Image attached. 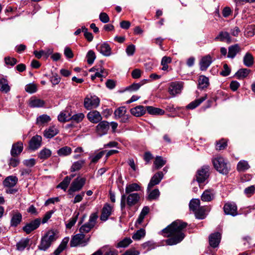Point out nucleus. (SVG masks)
<instances>
[{"mask_svg": "<svg viewBox=\"0 0 255 255\" xmlns=\"http://www.w3.org/2000/svg\"><path fill=\"white\" fill-rule=\"evenodd\" d=\"M187 226V223L177 220L163 229L162 235L170 237L165 241L166 244L172 246L180 243L185 237L184 229Z\"/></svg>", "mask_w": 255, "mask_h": 255, "instance_id": "f257e3e1", "label": "nucleus"}, {"mask_svg": "<svg viewBox=\"0 0 255 255\" xmlns=\"http://www.w3.org/2000/svg\"><path fill=\"white\" fill-rule=\"evenodd\" d=\"M139 199V195L137 193L122 194L120 203L121 211L125 212L126 207L130 210L132 207L137 204Z\"/></svg>", "mask_w": 255, "mask_h": 255, "instance_id": "f03ea898", "label": "nucleus"}, {"mask_svg": "<svg viewBox=\"0 0 255 255\" xmlns=\"http://www.w3.org/2000/svg\"><path fill=\"white\" fill-rule=\"evenodd\" d=\"M212 163L216 170L222 174L226 175L230 170V164L222 156H217L213 158Z\"/></svg>", "mask_w": 255, "mask_h": 255, "instance_id": "7ed1b4c3", "label": "nucleus"}, {"mask_svg": "<svg viewBox=\"0 0 255 255\" xmlns=\"http://www.w3.org/2000/svg\"><path fill=\"white\" fill-rule=\"evenodd\" d=\"M209 166L208 165H204L197 170L195 178L200 187L203 188V184H204L208 179L209 176Z\"/></svg>", "mask_w": 255, "mask_h": 255, "instance_id": "20e7f679", "label": "nucleus"}, {"mask_svg": "<svg viewBox=\"0 0 255 255\" xmlns=\"http://www.w3.org/2000/svg\"><path fill=\"white\" fill-rule=\"evenodd\" d=\"M98 218L97 212L92 213L90 217L88 222L84 224L79 229L81 234H85L89 233L92 228L96 225Z\"/></svg>", "mask_w": 255, "mask_h": 255, "instance_id": "39448f33", "label": "nucleus"}, {"mask_svg": "<svg viewBox=\"0 0 255 255\" xmlns=\"http://www.w3.org/2000/svg\"><path fill=\"white\" fill-rule=\"evenodd\" d=\"M86 179L78 177L72 182L68 193L69 195L73 196L75 192L79 191L82 189L85 184Z\"/></svg>", "mask_w": 255, "mask_h": 255, "instance_id": "423d86ee", "label": "nucleus"}, {"mask_svg": "<svg viewBox=\"0 0 255 255\" xmlns=\"http://www.w3.org/2000/svg\"><path fill=\"white\" fill-rule=\"evenodd\" d=\"M89 239L90 237L86 238L85 234H77L72 237L70 243V246L71 247H77L78 246L84 247L87 245Z\"/></svg>", "mask_w": 255, "mask_h": 255, "instance_id": "0eeeda50", "label": "nucleus"}, {"mask_svg": "<svg viewBox=\"0 0 255 255\" xmlns=\"http://www.w3.org/2000/svg\"><path fill=\"white\" fill-rule=\"evenodd\" d=\"M100 104V99L96 97H91L90 98H86L84 100V105L87 110H91L93 108L98 107Z\"/></svg>", "mask_w": 255, "mask_h": 255, "instance_id": "6e6552de", "label": "nucleus"}, {"mask_svg": "<svg viewBox=\"0 0 255 255\" xmlns=\"http://www.w3.org/2000/svg\"><path fill=\"white\" fill-rule=\"evenodd\" d=\"M10 216L11 217L10 222L11 227H17L22 221V215L17 210H12L10 213Z\"/></svg>", "mask_w": 255, "mask_h": 255, "instance_id": "1a4fd4ad", "label": "nucleus"}, {"mask_svg": "<svg viewBox=\"0 0 255 255\" xmlns=\"http://www.w3.org/2000/svg\"><path fill=\"white\" fill-rule=\"evenodd\" d=\"M41 223V219L37 218L24 226L22 229L27 234L39 227Z\"/></svg>", "mask_w": 255, "mask_h": 255, "instance_id": "9d476101", "label": "nucleus"}, {"mask_svg": "<svg viewBox=\"0 0 255 255\" xmlns=\"http://www.w3.org/2000/svg\"><path fill=\"white\" fill-rule=\"evenodd\" d=\"M110 128L109 122L106 121H101L96 126V132L100 136L107 133Z\"/></svg>", "mask_w": 255, "mask_h": 255, "instance_id": "9b49d317", "label": "nucleus"}, {"mask_svg": "<svg viewBox=\"0 0 255 255\" xmlns=\"http://www.w3.org/2000/svg\"><path fill=\"white\" fill-rule=\"evenodd\" d=\"M89 121L93 124H97L102 120V117L99 112L96 110L90 111L87 115Z\"/></svg>", "mask_w": 255, "mask_h": 255, "instance_id": "f8f14e48", "label": "nucleus"}, {"mask_svg": "<svg viewBox=\"0 0 255 255\" xmlns=\"http://www.w3.org/2000/svg\"><path fill=\"white\" fill-rule=\"evenodd\" d=\"M42 137L38 135L33 136L29 142V148L32 150L37 149L41 145Z\"/></svg>", "mask_w": 255, "mask_h": 255, "instance_id": "ddd939ff", "label": "nucleus"}, {"mask_svg": "<svg viewBox=\"0 0 255 255\" xmlns=\"http://www.w3.org/2000/svg\"><path fill=\"white\" fill-rule=\"evenodd\" d=\"M213 62V58L209 54L203 56L199 62L201 71H206Z\"/></svg>", "mask_w": 255, "mask_h": 255, "instance_id": "4468645a", "label": "nucleus"}, {"mask_svg": "<svg viewBox=\"0 0 255 255\" xmlns=\"http://www.w3.org/2000/svg\"><path fill=\"white\" fill-rule=\"evenodd\" d=\"M163 177V173L159 171L155 173L151 178L147 186V190H149L154 185L158 184Z\"/></svg>", "mask_w": 255, "mask_h": 255, "instance_id": "2eb2a0df", "label": "nucleus"}, {"mask_svg": "<svg viewBox=\"0 0 255 255\" xmlns=\"http://www.w3.org/2000/svg\"><path fill=\"white\" fill-rule=\"evenodd\" d=\"M224 211L226 214L235 216L237 215V207L234 203H226L224 206Z\"/></svg>", "mask_w": 255, "mask_h": 255, "instance_id": "dca6fc26", "label": "nucleus"}, {"mask_svg": "<svg viewBox=\"0 0 255 255\" xmlns=\"http://www.w3.org/2000/svg\"><path fill=\"white\" fill-rule=\"evenodd\" d=\"M23 149V143L21 141H17L12 145L10 155L11 156H18L22 152Z\"/></svg>", "mask_w": 255, "mask_h": 255, "instance_id": "f3484780", "label": "nucleus"}, {"mask_svg": "<svg viewBox=\"0 0 255 255\" xmlns=\"http://www.w3.org/2000/svg\"><path fill=\"white\" fill-rule=\"evenodd\" d=\"M96 48L101 54L105 56H109L111 54V48L109 44L106 42L97 45Z\"/></svg>", "mask_w": 255, "mask_h": 255, "instance_id": "a211bd4d", "label": "nucleus"}, {"mask_svg": "<svg viewBox=\"0 0 255 255\" xmlns=\"http://www.w3.org/2000/svg\"><path fill=\"white\" fill-rule=\"evenodd\" d=\"M182 89L181 84L178 82H172L169 85L168 92L170 95L175 96L181 92Z\"/></svg>", "mask_w": 255, "mask_h": 255, "instance_id": "6ab92c4d", "label": "nucleus"}, {"mask_svg": "<svg viewBox=\"0 0 255 255\" xmlns=\"http://www.w3.org/2000/svg\"><path fill=\"white\" fill-rule=\"evenodd\" d=\"M45 104L44 101L35 97H32L28 101V106L31 108H41L44 107Z\"/></svg>", "mask_w": 255, "mask_h": 255, "instance_id": "aec40b11", "label": "nucleus"}, {"mask_svg": "<svg viewBox=\"0 0 255 255\" xmlns=\"http://www.w3.org/2000/svg\"><path fill=\"white\" fill-rule=\"evenodd\" d=\"M221 234L219 232L212 234L209 237L210 245L213 248L217 247L220 242Z\"/></svg>", "mask_w": 255, "mask_h": 255, "instance_id": "412c9836", "label": "nucleus"}, {"mask_svg": "<svg viewBox=\"0 0 255 255\" xmlns=\"http://www.w3.org/2000/svg\"><path fill=\"white\" fill-rule=\"evenodd\" d=\"M145 109L143 106H137L130 109V113L134 116L136 117H141L144 115L146 112Z\"/></svg>", "mask_w": 255, "mask_h": 255, "instance_id": "4be33fe9", "label": "nucleus"}, {"mask_svg": "<svg viewBox=\"0 0 255 255\" xmlns=\"http://www.w3.org/2000/svg\"><path fill=\"white\" fill-rule=\"evenodd\" d=\"M18 179L14 176H9L3 181V184L5 187H12L17 183Z\"/></svg>", "mask_w": 255, "mask_h": 255, "instance_id": "5701e85b", "label": "nucleus"}, {"mask_svg": "<svg viewBox=\"0 0 255 255\" xmlns=\"http://www.w3.org/2000/svg\"><path fill=\"white\" fill-rule=\"evenodd\" d=\"M241 51V48L239 44H236L230 46L228 48V57L234 58L237 54Z\"/></svg>", "mask_w": 255, "mask_h": 255, "instance_id": "b1692460", "label": "nucleus"}, {"mask_svg": "<svg viewBox=\"0 0 255 255\" xmlns=\"http://www.w3.org/2000/svg\"><path fill=\"white\" fill-rule=\"evenodd\" d=\"M59 132L55 126H51L46 129L44 132V136L47 138H51Z\"/></svg>", "mask_w": 255, "mask_h": 255, "instance_id": "393cba45", "label": "nucleus"}, {"mask_svg": "<svg viewBox=\"0 0 255 255\" xmlns=\"http://www.w3.org/2000/svg\"><path fill=\"white\" fill-rule=\"evenodd\" d=\"M111 207L109 205H105L102 209L100 219L103 221H106L107 220L111 214Z\"/></svg>", "mask_w": 255, "mask_h": 255, "instance_id": "a878e982", "label": "nucleus"}, {"mask_svg": "<svg viewBox=\"0 0 255 255\" xmlns=\"http://www.w3.org/2000/svg\"><path fill=\"white\" fill-rule=\"evenodd\" d=\"M215 40L220 41H226L228 43H230L231 42V38L230 34L228 32L221 31L215 38Z\"/></svg>", "mask_w": 255, "mask_h": 255, "instance_id": "bb28decb", "label": "nucleus"}, {"mask_svg": "<svg viewBox=\"0 0 255 255\" xmlns=\"http://www.w3.org/2000/svg\"><path fill=\"white\" fill-rule=\"evenodd\" d=\"M141 190V187L137 183H132L127 185L125 189V194L132 193L134 191H138Z\"/></svg>", "mask_w": 255, "mask_h": 255, "instance_id": "cd10ccee", "label": "nucleus"}, {"mask_svg": "<svg viewBox=\"0 0 255 255\" xmlns=\"http://www.w3.org/2000/svg\"><path fill=\"white\" fill-rule=\"evenodd\" d=\"M207 98V94H205L204 96L201 97L200 98L191 102L187 105V108L188 109L193 110L199 106L202 102L206 100Z\"/></svg>", "mask_w": 255, "mask_h": 255, "instance_id": "c85d7f7f", "label": "nucleus"}, {"mask_svg": "<svg viewBox=\"0 0 255 255\" xmlns=\"http://www.w3.org/2000/svg\"><path fill=\"white\" fill-rule=\"evenodd\" d=\"M146 111L148 114L152 115H163L164 114L165 112L163 110L155 108L152 106H146Z\"/></svg>", "mask_w": 255, "mask_h": 255, "instance_id": "c756f323", "label": "nucleus"}, {"mask_svg": "<svg viewBox=\"0 0 255 255\" xmlns=\"http://www.w3.org/2000/svg\"><path fill=\"white\" fill-rule=\"evenodd\" d=\"M44 236L52 243L58 238V232L55 230H49L46 232Z\"/></svg>", "mask_w": 255, "mask_h": 255, "instance_id": "7c9ffc66", "label": "nucleus"}, {"mask_svg": "<svg viewBox=\"0 0 255 255\" xmlns=\"http://www.w3.org/2000/svg\"><path fill=\"white\" fill-rule=\"evenodd\" d=\"M209 85V79L204 76L201 75L199 77L198 80V88L201 89H204L207 88Z\"/></svg>", "mask_w": 255, "mask_h": 255, "instance_id": "2f4dec72", "label": "nucleus"}, {"mask_svg": "<svg viewBox=\"0 0 255 255\" xmlns=\"http://www.w3.org/2000/svg\"><path fill=\"white\" fill-rule=\"evenodd\" d=\"M51 244L52 243L43 236L42 237L40 244L38 247L39 250L45 251L50 247Z\"/></svg>", "mask_w": 255, "mask_h": 255, "instance_id": "473e14b6", "label": "nucleus"}, {"mask_svg": "<svg viewBox=\"0 0 255 255\" xmlns=\"http://www.w3.org/2000/svg\"><path fill=\"white\" fill-rule=\"evenodd\" d=\"M29 239L28 238L21 239L16 244V249L18 251H22L29 246Z\"/></svg>", "mask_w": 255, "mask_h": 255, "instance_id": "72a5a7b5", "label": "nucleus"}, {"mask_svg": "<svg viewBox=\"0 0 255 255\" xmlns=\"http://www.w3.org/2000/svg\"><path fill=\"white\" fill-rule=\"evenodd\" d=\"M207 208L205 206L200 207L195 212L196 217L199 219H203L206 217Z\"/></svg>", "mask_w": 255, "mask_h": 255, "instance_id": "f704fd0d", "label": "nucleus"}, {"mask_svg": "<svg viewBox=\"0 0 255 255\" xmlns=\"http://www.w3.org/2000/svg\"><path fill=\"white\" fill-rule=\"evenodd\" d=\"M251 70L247 68H243L239 70L235 74V76L239 79H244L247 77Z\"/></svg>", "mask_w": 255, "mask_h": 255, "instance_id": "c9c22d12", "label": "nucleus"}, {"mask_svg": "<svg viewBox=\"0 0 255 255\" xmlns=\"http://www.w3.org/2000/svg\"><path fill=\"white\" fill-rule=\"evenodd\" d=\"M71 153V148L67 146L61 147L57 150V154L60 156H68Z\"/></svg>", "mask_w": 255, "mask_h": 255, "instance_id": "e433bc0d", "label": "nucleus"}, {"mask_svg": "<svg viewBox=\"0 0 255 255\" xmlns=\"http://www.w3.org/2000/svg\"><path fill=\"white\" fill-rule=\"evenodd\" d=\"M51 151L46 148L42 149L38 154V157L42 160H45L51 155Z\"/></svg>", "mask_w": 255, "mask_h": 255, "instance_id": "4c0bfd02", "label": "nucleus"}, {"mask_svg": "<svg viewBox=\"0 0 255 255\" xmlns=\"http://www.w3.org/2000/svg\"><path fill=\"white\" fill-rule=\"evenodd\" d=\"M244 64L247 67H251L254 64V57L250 53H247L244 57Z\"/></svg>", "mask_w": 255, "mask_h": 255, "instance_id": "58836bf2", "label": "nucleus"}, {"mask_svg": "<svg viewBox=\"0 0 255 255\" xmlns=\"http://www.w3.org/2000/svg\"><path fill=\"white\" fill-rule=\"evenodd\" d=\"M51 121L50 117L47 115H42L37 118L36 124L38 125H42Z\"/></svg>", "mask_w": 255, "mask_h": 255, "instance_id": "ea45409f", "label": "nucleus"}, {"mask_svg": "<svg viewBox=\"0 0 255 255\" xmlns=\"http://www.w3.org/2000/svg\"><path fill=\"white\" fill-rule=\"evenodd\" d=\"M85 162L84 160H80L74 162L71 166L70 171L71 172H75L79 170L83 167Z\"/></svg>", "mask_w": 255, "mask_h": 255, "instance_id": "a19ab883", "label": "nucleus"}, {"mask_svg": "<svg viewBox=\"0 0 255 255\" xmlns=\"http://www.w3.org/2000/svg\"><path fill=\"white\" fill-rule=\"evenodd\" d=\"M166 163L161 156H156L154 161V165L156 169H158L163 166Z\"/></svg>", "mask_w": 255, "mask_h": 255, "instance_id": "79ce46f5", "label": "nucleus"}, {"mask_svg": "<svg viewBox=\"0 0 255 255\" xmlns=\"http://www.w3.org/2000/svg\"><path fill=\"white\" fill-rule=\"evenodd\" d=\"M250 167L248 161L246 160H241L238 162L237 168L239 171L243 172L248 170Z\"/></svg>", "mask_w": 255, "mask_h": 255, "instance_id": "37998d69", "label": "nucleus"}, {"mask_svg": "<svg viewBox=\"0 0 255 255\" xmlns=\"http://www.w3.org/2000/svg\"><path fill=\"white\" fill-rule=\"evenodd\" d=\"M71 115L67 112L61 113L58 116V120L59 122L65 123L71 120Z\"/></svg>", "mask_w": 255, "mask_h": 255, "instance_id": "c03bdc74", "label": "nucleus"}, {"mask_svg": "<svg viewBox=\"0 0 255 255\" xmlns=\"http://www.w3.org/2000/svg\"><path fill=\"white\" fill-rule=\"evenodd\" d=\"M200 201L198 199H193L189 203L190 210L194 213L200 207Z\"/></svg>", "mask_w": 255, "mask_h": 255, "instance_id": "a18cd8bd", "label": "nucleus"}, {"mask_svg": "<svg viewBox=\"0 0 255 255\" xmlns=\"http://www.w3.org/2000/svg\"><path fill=\"white\" fill-rule=\"evenodd\" d=\"M9 90L10 87L7 81L4 78L0 79V91L7 93Z\"/></svg>", "mask_w": 255, "mask_h": 255, "instance_id": "49530a36", "label": "nucleus"}, {"mask_svg": "<svg viewBox=\"0 0 255 255\" xmlns=\"http://www.w3.org/2000/svg\"><path fill=\"white\" fill-rule=\"evenodd\" d=\"M227 146V141L226 139L223 138L216 142V149L217 150H222Z\"/></svg>", "mask_w": 255, "mask_h": 255, "instance_id": "de8ad7c7", "label": "nucleus"}, {"mask_svg": "<svg viewBox=\"0 0 255 255\" xmlns=\"http://www.w3.org/2000/svg\"><path fill=\"white\" fill-rule=\"evenodd\" d=\"M213 199V195L210 190H206L202 194L201 199L203 201L209 202Z\"/></svg>", "mask_w": 255, "mask_h": 255, "instance_id": "09e8293b", "label": "nucleus"}, {"mask_svg": "<svg viewBox=\"0 0 255 255\" xmlns=\"http://www.w3.org/2000/svg\"><path fill=\"white\" fill-rule=\"evenodd\" d=\"M145 235V231L143 229H140L135 233L132 238L134 240H140L142 238L144 237Z\"/></svg>", "mask_w": 255, "mask_h": 255, "instance_id": "8fccbe9b", "label": "nucleus"}, {"mask_svg": "<svg viewBox=\"0 0 255 255\" xmlns=\"http://www.w3.org/2000/svg\"><path fill=\"white\" fill-rule=\"evenodd\" d=\"M70 183V178L65 177L63 180L57 185V188H60L63 190L66 191Z\"/></svg>", "mask_w": 255, "mask_h": 255, "instance_id": "3c124183", "label": "nucleus"}, {"mask_svg": "<svg viewBox=\"0 0 255 255\" xmlns=\"http://www.w3.org/2000/svg\"><path fill=\"white\" fill-rule=\"evenodd\" d=\"M132 243V240L130 238H125L123 240L118 243L117 247L126 248Z\"/></svg>", "mask_w": 255, "mask_h": 255, "instance_id": "603ef678", "label": "nucleus"}, {"mask_svg": "<svg viewBox=\"0 0 255 255\" xmlns=\"http://www.w3.org/2000/svg\"><path fill=\"white\" fill-rule=\"evenodd\" d=\"M86 58L87 63L90 65L92 64L96 59L95 52L92 50L89 51L87 54Z\"/></svg>", "mask_w": 255, "mask_h": 255, "instance_id": "864d4df0", "label": "nucleus"}, {"mask_svg": "<svg viewBox=\"0 0 255 255\" xmlns=\"http://www.w3.org/2000/svg\"><path fill=\"white\" fill-rule=\"evenodd\" d=\"M79 215V213H76L75 215L74 214V215L69 220L68 223L66 225V227L67 229H71L75 224Z\"/></svg>", "mask_w": 255, "mask_h": 255, "instance_id": "5fc2aeb1", "label": "nucleus"}, {"mask_svg": "<svg viewBox=\"0 0 255 255\" xmlns=\"http://www.w3.org/2000/svg\"><path fill=\"white\" fill-rule=\"evenodd\" d=\"M127 110L125 107H121L115 110L114 112L115 116L116 118H119L126 115Z\"/></svg>", "mask_w": 255, "mask_h": 255, "instance_id": "6e6d98bb", "label": "nucleus"}, {"mask_svg": "<svg viewBox=\"0 0 255 255\" xmlns=\"http://www.w3.org/2000/svg\"><path fill=\"white\" fill-rule=\"evenodd\" d=\"M37 88L35 84L32 83L25 86V90L29 93L32 94L37 91Z\"/></svg>", "mask_w": 255, "mask_h": 255, "instance_id": "4d7b16f0", "label": "nucleus"}, {"mask_svg": "<svg viewBox=\"0 0 255 255\" xmlns=\"http://www.w3.org/2000/svg\"><path fill=\"white\" fill-rule=\"evenodd\" d=\"M108 75V73L105 69L100 68V69L95 73L96 78H100L101 81H103V78H105Z\"/></svg>", "mask_w": 255, "mask_h": 255, "instance_id": "13d9d810", "label": "nucleus"}, {"mask_svg": "<svg viewBox=\"0 0 255 255\" xmlns=\"http://www.w3.org/2000/svg\"><path fill=\"white\" fill-rule=\"evenodd\" d=\"M4 62L6 65L13 66L17 63V60L15 58L7 56L4 58Z\"/></svg>", "mask_w": 255, "mask_h": 255, "instance_id": "bf43d9fd", "label": "nucleus"}, {"mask_svg": "<svg viewBox=\"0 0 255 255\" xmlns=\"http://www.w3.org/2000/svg\"><path fill=\"white\" fill-rule=\"evenodd\" d=\"M20 160L18 156H12L9 160L8 164L13 167H16L19 163Z\"/></svg>", "mask_w": 255, "mask_h": 255, "instance_id": "052dcab7", "label": "nucleus"}, {"mask_svg": "<svg viewBox=\"0 0 255 255\" xmlns=\"http://www.w3.org/2000/svg\"><path fill=\"white\" fill-rule=\"evenodd\" d=\"M84 115L83 113H78L71 116V120H73L76 123L81 122L84 118Z\"/></svg>", "mask_w": 255, "mask_h": 255, "instance_id": "680f3d73", "label": "nucleus"}, {"mask_svg": "<svg viewBox=\"0 0 255 255\" xmlns=\"http://www.w3.org/2000/svg\"><path fill=\"white\" fill-rule=\"evenodd\" d=\"M82 31L84 32V36L88 41H92L93 39V36L92 33L88 31V29L85 26L82 27Z\"/></svg>", "mask_w": 255, "mask_h": 255, "instance_id": "e2e57ef3", "label": "nucleus"}, {"mask_svg": "<svg viewBox=\"0 0 255 255\" xmlns=\"http://www.w3.org/2000/svg\"><path fill=\"white\" fill-rule=\"evenodd\" d=\"M61 78L56 73H52V75L50 78V81L53 85H57L60 82Z\"/></svg>", "mask_w": 255, "mask_h": 255, "instance_id": "0e129e2a", "label": "nucleus"}, {"mask_svg": "<svg viewBox=\"0 0 255 255\" xmlns=\"http://www.w3.org/2000/svg\"><path fill=\"white\" fill-rule=\"evenodd\" d=\"M255 192V186L254 185L250 186L244 190L245 194L248 196H251L253 194H254Z\"/></svg>", "mask_w": 255, "mask_h": 255, "instance_id": "69168bd1", "label": "nucleus"}, {"mask_svg": "<svg viewBox=\"0 0 255 255\" xmlns=\"http://www.w3.org/2000/svg\"><path fill=\"white\" fill-rule=\"evenodd\" d=\"M159 194L160 193L158 189H155L150 192L148 195V198L150 200L156 199L159 197Z\"/></svg>", "mask_w": 255, "mask_h": 255, "instance_id": "338daca9", "label": "nucleus"}, {"mask_svg": "<svg viewBox=\"0 0 255 255\" xmlns=\"http://www.w3.org/2000/svg\"><path fill=\"white\" fill-rule=\"evenodd\" d=\"M135 51V46L133 44L128 45L126 49V52L128 56H132L134 54Z\"/></svg>", "mask_w": 255, "mask_h": 255, "instance_id": "774afa93", "label": "nucleus"}]
</instances>
